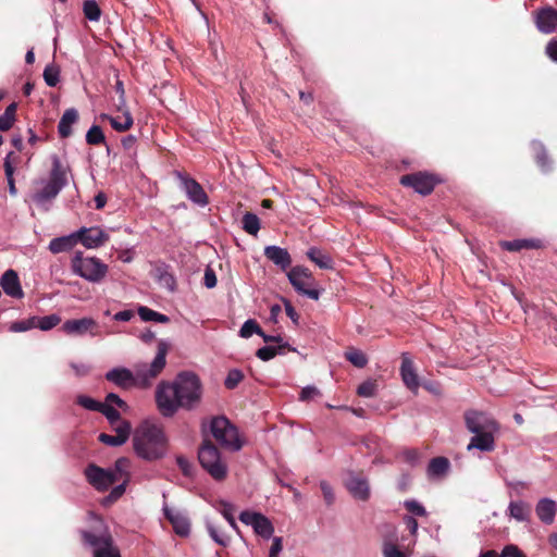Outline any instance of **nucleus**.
I'll return each mask as SVG.
<instances>
[{
    "label": "nucleus",
    "instance_id": "1",
    "mask_svg": "<svg viewBox=\"0 0 557 557\" xmlns=\"http://www.w3.org/2000/svg\"><path fill=\"white\" fill-rule=\"evenodd\" d=\"M202 385L193 372L180 373L170 382H161L156 389V403L163 417H173L180 408L194 409L201 400Z\"/></svg>",
    "mask_w": 557,
    "mask_h": 557
},
{
    "label": "nucleus",
    "instance_id": "2",
    "mask_svg": "<svg viewBox=\"0 0 557 557\" xmlns=\"http://www.w3.org/2000/svg\"><path fill=\"white\" fill-rule=\"evenodd\" d=\"M133 447L139 458L158 460L168 453V437L161 425L145 421L134 432Z\"/></svg>",
    "mask_w": 557,
    "mask_h": 557
},
{
    "label": "nucleus",
    "instance_id": "3",
    "mask_svg": "<svg viewBox=\"0 0 557 557\" xmlns=\"http://www.w3.org/2000/svg\"><path fill=\"white\" fill-rule=\"evenodd\" d=\"M466 426L473 434L467 450L478 449L492 451L495 448V435L499 430L498 423L486 412L469 410L465 413Z\"/></svg>",
    "mask_w": 557,
    "mask_h": 557
},
{
    "label": "nucleus",
    "instance_id": "4",
    "mask_svg": "<svg viewBox=\"0 0 557 557\" xmlns=\"http://www.w3.org/2000/svg\"><path fill=\"white\" fill-rule=\"evenodd\" d=\"M51 163L49 180L36 181L35 189L30 195L32 201L45 210H48L52 200L69 183L70 166L63 164L57 154L51 157Z\"/></svg>",
    "mask_w": 557,
    "mask_h": 557
},
{
    "label": "nucleus",
    "instance_id": "5",
    "mask_svg": "<svg viewBox=\"0 0 557 557\" xmlns=\"http://www.w3.org/2000/svg\"><path fill=\"white\" fill-rule=\"evenodd\" d=\"M95 522L92 531H82L84 544L92 549L94 557H121L119 548L101 518L90 513Z\"/></svg>",
    "mask_w": 557,
    "mask_h": 557
},
{
    "label": "nucleus",
    "instance_id": "6",
    "mask_svg": "<svg viewBox=\"0 0 557 557\" xmlns=\"http://www.w3.org/2000/svg\"><path fill=\"white\" fill-rule=\"evenodd\" d=\"M169 349L170 344L164 339H160L153 360L150 363L139 362L134 366L136 387L148 388L152 385L166 366Z\"/></svg>",
    "mask_w": 557,
    "mask_h": 557
},
{
    "label": "nucleus",
    "instance_id": "7",
    "mask_svg": "<svg viewBox=\"0 0 557 557\" xmlns=\"http://www.w3.org/2000/svg\"><path fill=\"white\" fill-rule=\"evenodd\" d=\"M129 468L127 458H119L113 468L103 469L96 465H89L85 469V475L88 483L97 491H107L114 483L120 482L122 475Z\"/></svg>",
    "mask_w": 557,
    "mask_h": 557
},
{
    "label": "nucleus",
    "instance_id": "8",
    "mask_svg": "<svg viewBox=\"0 0 557 557\" xmlns=\"http://www.w3.org/2000/svg\"><path fill=\"white\" fill-rule=\"evenodd\" d=\"M74 274L90 283L101 282L107 273L108 265L96 257H86L83 252H75L71 261Z\"/></svg>",
    "mask_w": 557,
    "mask_h": 557
},
{
    "label": "nucleus",
    "instance_id": "9",
    "mask_svg": "<svg viewBox=\"0 0 557 557\" xmlns=\"http://www.w3.org/2000/svg\"><path fill=\"white\" fill-rule=\"evenodd\" d=\"M210 432L214 440L226 449L237 451L243 446L236 426L223 416L214 417L211 420Z\"/></svg>",
    "mask_w": 557,
    "mask_h": 557
},
{
    "label": "nucleus",
    "instance_id": "10",
    "mask_svg": "<svg viewBox=\"0 0 557 557\" xmlns=\"http://www.w3.org/2000/svg\"><path fill=\"white\" fill-rule=\"evenodd\" d=\"M198 459L202 468L216 481L227 475V466L222 459L219 449L210 442L202 444L198 451Z\"/></svg>",
    "mask_w": 557,
    "mask_h": 557
},
{
    "label": "nucleus",
    "instance_id": "11",
    "mask_svg": "<svg viewBox=\"0 0 557 557\" xmlns=\"http://www.w3.org/2000/svg\"><path fill=\"white\" fill-rule=\"evenodd\" d=\"M287 277L292 286L301 295L307 296L310 299L318 300L320 297V290L313 288L314 278L311 272L300 265L292 268L287 272Z\"/></svg>",
    "mask_w": 557,
    "mask_h": 557
},
{
    "label": "nucleus",
    "instance_id": "12",
    "mask_svg": "<svg viewBox=\"0 0 557 557\" xmlns=\"http://www.w3.org/2000/svg\"><path fill=\"white\" fill-rule=\"evenodd\" d=\"M239 520L253 529L255 533L263 539H271L274 533V527L270 519L256 511L245 510L239 515Z\"/></svg>",
    "mask_w": 557,
    "mask_h": 557
},
{
    "label": "nucleus",
    "instance_id": "13",
    "mask_svg": "<svg viewBox=\"0 0 557 557\" xmlns=\"http://www.w3.org/2000/svg\"><path fill=\"white\" fill-rule=\"evenodd\" d=\"M61 329L65 334L74 336H84L89 334L90 336L95 337L100 334L98 322L95 319L87 317L82 319L66 320L62 324Z\"/></svg>",
    "mask_w": 557,
    "mask_h": 557
},
{
    "label": "nucleus",
    "instance_id": "14",
    "mask_svg": "<svg viewBox=\"0 0 557 557\" xmlns=\"http://www.w3.org/2000/svg\"><path fill=\"white\" fill-rule=\"evenodd\" d=\"M175 176L180 181L182 189L185 191L187 198L191 202L200 207H205L209 203V199L205 189L196 180L181 172H176Z\"/></svg>",
    "mask_w": 557,
    "mask_h": 557
},
{
    "label": "nucleus",
    "instance_id": "15",
    "mask_svg": "<svg viewBox=\"0 0 557 557\" xmlns=\"http://www.w3.org/2000/svg\"><path fill=\"white\" fill-rule=\"evenodd\" d=\"M400 183L404 186L412 187L421 195H429L433 191L437 181L433 175L417 173L401 176Z\"/></svg>",
    "mask_w": 557,
    "mask_h": 557
},
{
    "label": "nucleus",
    "instance_id": "16",
    "mask_svg": "<svg viewBox=\"0 0 557 557\" xmlns=\"http://www.w3.org/2000/svg\"><path fill=\"white\" fill-rule=\"evenodd\" d=\"M77 242L89 249L98 248L109 240V235L100 227H83L76 232Z\"/></svg>",
    "mask_w": 557,
    "mask_h": 557
},
{
    "label": "nucleus",
    "instance_id": "17",
    "mask_svg": "<svg viewBox=\"0 0 557 557\" xmlns=\"http://www.w3.org/2000/svg\"><path fill=\"white\" fill-rule=\"evenodd\" d=\"M534 23L539 32L552 34L557 30V10L545 7L534 13Z\"/></svg>",
    "mask_w": 557,
    "mask_h": 557
},
{
    "label": "nucleus",
    "instance_id": "18",
    "mask_svg": "<svg viewBox=\"0 0 557 557\" xmlns=\"http://www.w3.org/2000/svg\"><path fill=\"white\" fill-rule=\"evenodd\" d=\"M106 380L117 387L128 389L136 387L135 371L125 367H116L106 373Z\"/></svg>",
    "mask_w": 557,
    "mask_h": 557
},
{
    "label": "nucleus",
    "instance_id": "19",
    "mask_svg": "<svg viewBox=\"0 0 557 557\" xmlns=\"http://www.w3.org/2000/svg\"><path fill=\"white\" fill-rule=\"evenodd\" d=\"M400 375L404 384L412 392H417L420 383L419 377L416 372L413 362L409 356V354L404 352L401 355V366H400Z\"/></svg>",
    "mask_w": 557,
    "mask_h": 557
},
{
    "label": "nucleus",
    "instance_id": "20",
    "mask_svg": "<svg viewBox=\"0 0 557 557\" xmlns=\"http://www.w3.org/2000/svg\"><path fill=\"white\" fill-rule=\"evenodd\" d=\"M0 286L3 292L12 298H22L24 292L22 289L20 278L14 270H7L0 278Z\"/></svg>",
    "mask_w": 557,
    "mask_h": 557
},
{
    "label": "nucleus",
    "instance_id": "21",
    "mask_svg": "<svg viewBox=\"0 0 557 557\" xmlns=\"http://www.w3.org/2000/svg\"><path fill=\"white\" fill-rule=\"evenodd\" d=\"M163 512L166 519L173 525L176 534L181 536H187L190 532V522L186 516L182 512L169 508L166 505L163 506Z\"/></svg>",
    "mask_w": 557,
    "mask_h": 557
},
{
    "label": "nucleus",
    "instance_id": "22",
    "mask_svg": "<svg viewBox=\"0 0 557 557\" xmlns=\"http://www.w3.org/2000/svg\"><path fill=\"white\" fill-rule=\"evenodd\" d=\"M264 256L283 271H286L292 264L289 252L280 246H267L264 248Z\"/></svg>",
    "mask_w": 557,
    "mask_h": 557
},
{
    "label": "nucleus",
    "instance_id": "23",
    "mask_svg": "<svg viewBox=\"0 0 557 557\" xmlns=\"http://www.w3.org/2000/svg\"><path fill=\"white\" fill-rule=\"evenodd\" d=\"M115 431V435H109L106 433H101L99 435V441L108 446L116 447L126 443L131 434V423H120V425L113 428Z\"/></svg>",
    "mask_w": 557,
    "mask_h": 557
},
{
    "label": "nucleus",
    "instance_id": "24",
    "mask_svg": "<svg viewBox=\"0 0 557 557\" xmlns=\"http://www.w3.org/2000/svg\"><path fill=\"white\" fill-rule=\"evenodd\" d=\"M535 512L544 524L550 525L555 521L557 503L552 498H541L535 506Z\"/></svg>",
    "mask_w": 557,
    "mask_h": 557
},
{
    "label": "nucleus",
    "instance_id": "25",
    "mask_svg": "<svg viewBox=\"0 0 557 557\" xmlns=\"http://www.w3.org/2000/svg\"><path fill=\"white\" fill-rule=\"evenodd\" d=\"M346 487L357 499L367 500L370 496L369 484L366 479L350 474L346 481Z\"/></svg>",
    "mask_w": 557,
    "mask_h": 557
},
{
    "label": "nucleus",
    "instance_id": "26",
    "mask_svg": "<svg viewBox=\"0 0 557 557\" xmlns=\"http://www.w3.org/2000/svg\"><path fill=\"white\" fill-rule=\"evenodd\" d=\"M78 121V112L76 109H66L58 124V133L60 137L67 138L72 135V127Z\"/></svg>",
    "mask_w": 557,
    "mask_h": 557
},
{
    "label": "nucleus",
    "instance_id": "27",
    "mask_svg": "<svg viewBox=\"0 0 557 557\" xmlns=\"http://www.w3.org/2000/svg\"><path fill=\"white\" fill-rule=\"evenodd\" d=\"M102 120L109 121L112 128L117 132H125L129 129L133 125V116L128 110H124L122 115L120 116H111L109 114H101Z\"/></svg>",
    "mask_w": 557,
    "mask_h": 557
},
{
    "label": "nucleus",
    "instance_id": "28",
    "mask_svg": "<svg viewBox=\"0 0 557 557\" xmlns=\"http://www.w3.org/2000/svg\"><path fill=\"white\" fill-rule=\"evenodd\" d=\"M500 246L508 251H520L522 249H539L543 247L541 239H513L503 242Z\"/></svg>",
    "mask_w": 557,
    "mask_h": 557
},
{
    "label": "nucleus",
    "instance_id": "29",
    "mask_svg": "<svg viewBox=\"0 0 557 557\" xmlns=\"http://www.w3.org/2000/svg\"><path fill=\"white\" fill-rule=\"evenodd\" d=\"M76 233H73L67 236L57 237L49 243V250L52 253L70 251L76 245Z\"/></svg>",
    "mask_w": 557,
    "mask_h": 557
},
{
    "label": "nucleus",
    "instance_id": "30",
    "mask_svg": "<svg viewBox=\"0 0 557 557\" xmlns=\"http://www.w3.org/2000/svg\"><path fill=\"white\" fill-rule=\"evenodd\" d=\"M207 531L218 545L226 547L231 543V536L227 532H225L221 527L215 524L213 521L207 519L206 520Z\"/></svg>",
    "mask_w": 557,
    "mask_h": 557
},
{
    "label": "nucleus",
    "instance_id": "31",
    "mask_svg": "<svg viewBox=\"0 0 557 557\" xmlns=\"http://www.w3.org/2000/svg\"><path fill=\"white\" fill-rule=\"evenodd\" d=\"M307 257L321 269L327 270L333 268V259L331 256L317 247H311L307 251Z\"/></svg>",
    "mask_w": 557,
    "mask_h": 557
},
{
    "label": "nucleus",
    "instance_id": "32",
    "mask_svg": "<svg viewBox=\"0 0 557 557\" xmlns=\"http://www.w3.org/2000/svg\"><path fill=\"white\" fill-rule=\"evenodd\" d=\"M509 516L517 521H527L530 517V506L522 502H510L508 506Z\"/></svg>",
    "mask_w": 557,
    "mask_h": 557
},
{
    "label": "nucleus",
    "instance_id": "33",
    "mask_svg": "<svg viewBox=\"0 0 557 557\" xmlns=\"http://www.w3.org/2000/svg\"><path fill=\"white\" fill-rule=\"evenodd\" d=\"M122 475V479L120 480V484H117L116 486H114L112 488V491L110 492V494L103 498L102 500V504L104 506H108L114 502H116L124 493H125V490H126V485L129 481V473H128V470H126Z\"/></svg>",
    "mask_w": 557,
    "mask_h": 557
},
{
    "label": "nucleus",
    "instance_id": "34",
    "mask_svg": "<svg viewBox=\"0 0 557 557\" xmlns=\"http://www.w3.org/2000/svg\"><path fill=\"white\" fill-rule=\"evenodd\" d=\"M35 318V329H39L41 331H50L61 322V317L57 313H52L45 317H36Z\"/></svg>",
    "mask_w": 557,
    "mask_h": 557
},
{
    "label": "nucleus",
    "instance_id": "35",
    "mask_svg": "<svg viewBox=\"0 0 557 557\" xmlns=\"http://www.w3.org/2000/svg\"><path fill=\"white\" fill-rule=\"evenodd\" d=\"M138 314L140 319L146 322L153 321L158 323H168L170 321V318L168 315L157 312L145 306H140L138 308Z\"/></svg>",
    "mask_w": 557,
    "mask_h": 557
},
{
    "label": "nucleus",
    "instance_id": "36",
    "mask_svg": "<svg viewBox=\"0 0 557 557\" xmlns=\"http://www.w3.org/2000/svg\"><path fill=\"white\" fill-rule=\"evenodd\" d=\"M99 412H101L109 421L112 428L120 425V423H129L126 420H122L120 412L110 404L102 403Z\"/></svg>",
    "mask_w": 557,
    "mask_h": 557
},
{
    "label": "nucleus",
    "instance_id": "37",
    "mask_svg": "<svg viewBox=\"0 0 557 557\" xmlns=\"http://www.w3.org/2000/svg\"><path fill=\"white\" fill-rule=\"evenodd\" d=\"M449 468V461L445 457L433 458L428 467V472L432 476H440L447 472Z\"/></svg>",
    "mask_w": 557,
    "mask_h": 557
},
{
    "label": "nucleus",
    "instance_id": "38",
    "mask_svg": "<svg viewBox=\"0 0 557 557\" xmlns=\"http://www.w3.org/2000/svg\"><path fill=\"white\" fill-rule=\"evenodd\" d=\"M243 230L256 236L260 230V220L255 213L246 212L242 220Z\"/></svg>",
    "mask_w": 557,
    "mask_h": 557
},
{
    "label": "nucleus",
    "instance_id": "39",
    "mask_svg": "<svg viewBox=\"0 0 557 557\" xmlns=\"http://www.w3.org/2000/svg\"><path fill=\"white\" fill-rule=\"evenodd\" d=\"M83 12L87 20L90 22H98L101 16V10L95 0H85L83 4Z\"/></svg>",
    "mask_w": 557,
    "mask_h": 557
},
{
    "label": "nucleus",
    "instance_id": "40",
    "mask_svg": "<svg viewBox=\"0 0 557 557\" xmlns=\"http://www.w3.org/2000/svg\"><path fill=\"white\" fill-rule=\"evenodd\" d=\"M16 104L11 103L4 111L3 114L0 115V131H9L15 120Z\"/></svg>",
    "mask_w": 557,
    "mask_h": 557
},
{
    "label": "nucleus",
    "instance_id": "41",
    "mask_svg": "<svg viewBox=\"0 0 557 557\" xmlns=\"http://www.w3.org/2000/svg\"><path fill=\"white\" fill-rule=\"evenodd\" d=\"M346 359L357 368H363L368 363L367 356L359 349L350 348L345 352Z\"/></svg>",
    "mask_w": 557,
    "mask_h": 557
},
{
    "label": "nucleus",
    "instance_id": "42",
    "mask_svg": "<svg viewBox=\"0 0 557 557\" xmlns=\"http://www.w3.org/2000/svg\"><path fill=\"white\" fill-rule=\"evenodd\" d=\"M533 149L536 153V162L542 168L543 171H548L550 169V163L546 156V151L543 145L539 141L533 143Z\"/></svg>",
    "mask_w": 557,
    "mask_h": 557
},
{
    "label": "nucleus",
    "instance_id": "43",
    "mask_svg": "<svg viewBox=\"0 0 557 557\" xmlns=\"http://www.w3.org/2000/svg\"><path fill=\"white\" fill-rule=\"evenodd\" d=\"M252 334L260 335L261 327L258 325V323L255 320L249 319L242 325V327L239 330V335L243 338H249L250 336H252Z\"/></svg>",
    "mask_w": 557,
    "mask_h": 557
},
{
    "label": "nucleus",
    "instance_id": "44",
    "mask_svg": "<svg viewBox=\"0 0 557 557\" xmlns=\"http://www.w3.org/2000/svg\"><path fill=\"white\" fill-rule=\"evenodd\" d=\"M35 329V318L30 317L26 320L15 321L10 324L9 331L13 333H22Z\"/></svg>",
    "mask_w": 557,
    "mask_h": 557
},
{
    "label": "nucleus",
    "instance_id": "45",
    "mask_svg": "<svg viewBox=\"0 0 557 557\" xmlns=\"http://www.w3.org/2000/svg\"><path fill=\"white\" fill-rule=\"evenodd\" d=\"M86 141L89 145H100L104 141V135L100 126L92 125L87 134H86Z\"/></svg>",
    "mask_w": 557,
    "mask_h": 557
},
{
    "label": "nucleus",
    "instance_id": "46",
    "mask_svg": "<svg viewBox=\"0 0 557 557\" xmlns=\"http://www.w3.org/2000/svg\"><path fill=\"white\" fill-rule=\"evenodd\" d=\"M244 379V374L238 369H232L228 371L225 380L224 385L228 389H234Z\"/></svg>",
    "mask_w": 557,
    "mask_h": 557
},
{
    "label": "nucleus",
    "instance_id": "47",
    "mask_svg": "<svg viewBox=\"0 0 557 557\" xmlns=\"http://www.w3.org/2000/svg\"><path fill=\"white\" fill-rule=\"evenodd\" d=\"M480 557H524V555L517 547L507 546L500 555H497L494 550H488Z\"/></svg>",
    "mask_w": 557,
    "mask_h": 557
},
{
    "label": "nucleus",
    "instance_id": "48",
    "mask_svg": "<svg viewBox=\"0 0 557 557\" xmlns=\"http://www.w3.org/2000/svg\"><path fill=\"white\" fill-rule=\"evenodd\" d=\"M214 508L224 517V519L234 516L235 507L227 500H216L214 504Z\"/></svg>",
    "mask_w": 557,
    "mask_h": 557
},
{
    "label": "nucleus",
    "instance_id": "49",
    "mask_svg": "<svg viewBox=\"0 0 557 557\" xmlns=\"http://www.w3.org/2000/svg\"><path fill=\"white\" fill-rule=\"evenodd\" d=\"M77 404L85 409L91 410V411H99L102 403L92 399L91 397L79 395L76 399Z\"/></svg>",
    "mask_w": 557,
    "mask_h": 557
},
{
    "label": "nucleus",
    "instance_id": "50",
    "mask_svg": "<svg viewBox=\"0 0 557 557\" xmlns=\"http://www.w3.org/2000/svg\"><path fill=\"white\" fill-rule=\"evenodd\" d=\"M44 79L48 86L54 87L59 83V70L54 66H46Z\"/></svg>",
    "mask_w": 557,
    "mask_h": 557
},
{
    "label": "nucleus",
    "instance_id": "51",
    "mask_svg": "<svg viewBox=\"0 0 557 557\" xmlns=\"http://www.w3.org/2000/svg\"><path fill=\"white\" fill-rule=\"evenodd\" d=\"M405 508L412 515L424 517L426 516L425 508L417 500L410 499L404 503Z\"/></svg>",
    "mask_w": 557,
    "mask_h": 557
},
{
    "label": "nucleus",
    "instance_id": "52",
    "mask_svg": "<svg viewBox=\"0 0 557 557\" xmlns=\"http://www.w3.org/2000/svg\"><path fill=\"white\" fill-rule=\"evenodd\" d=\"M382 553L384 557H406L397 545L388 541L383 543Z\"/></svg>",
    "mask_w": 557,
    "mask_h": 557
},
{
    "label": "nucleus",
    "instance_id": "53",
    "mask_svg": "<svg viewBox=\"0 0 557 557\" xmlns=\"http://www.w3.org/2000/svg\"><path fill=\"white\" fill-rule=\"evenodd\" d=\"M376 384L374 381H366L359 385L357 393L362 397H372L375 395Z\"/></svg>",
    "mask_w": 557,
    "mask_h": 557
},
{
    "label": "nucleus",
    "instance_id": "54",
    "mask_svg": "<svg viewBox=\"0 0 557 557\" xmlns=\"http://www.w3.org/2000/svg\"><path fill=\"white\" fill-rule=\"evenodd\" d=\"M278 354V349L272 346H263L256 352L257 357L263 361L273 359Z\"/></svg>",
    "mask_w": 557,
    "mask_h": 557
},
{
    "label": "nucleus",
    "instance_id": "55",
    "mask_svg": "<svg viewBox=\"0 0 557 557\" xmlns=\"http://www.w3.org/2000/svg\"><path fill=\"white\" fill-rule=\"evenodd\" d=\"M106 404H110V406H116L117 408H121L122 410L126 411L128 409L127 404L116 394L110 393L106 397Z\"/></svg>",
    "mask_w": 557,
    "mask_h": 557
},
{
    "label": "nucleus",
    "instance_id": "56",
    "mask_svg": "<svg viewBox=\"0 0 557 557\" xmlns=\"http://www.w3.org/2000/svg\"><path fill=\"white\" fill-rule=\"evenodd\" d=\"M320 487H321L325 503L329 506L332 505L335 500V495H334V492H333V488L331 487V485L327 482L322 481L320 483Z\"/></svg>",
    "mask_w": 557,
    "mask_h": 557
},
{
    "label": "nucleus",
    "instance_id": "57",
    "mask_svg": "<svg viewBox=\"0 0 557 557\" xmlns=\"http://www.w3.org/2000/svg\"><path fill=\"white\" fill-rule=\"evenodd\" d=\"M320 395V391L312 385H308L301 389L300 400L308 401Z\"/></svg>",
    "mask_w": 557,
    "mask_h": 557
},
{
    "label": "nucleus",
    "instance_id": "58",
    "mask_svg": "<svg viewBox=\"0 0 557 557\" xmlns=\"http://www.w3.org/2000/svg\"><path fill=\"white\" fill-rule=\"evenodd\" d=\"M70 367L77 377L86 376L90 372V366L86 363L71 362Z\"/></svg>",
    "mask_w": 557,
    "mask_h": 557
},
{
    "label": "nucleus",
    "instance_id": "59",
    "mask_svg": "<svg viewBox=\"0 0 557 557\" xmlns=\"http://www.w3.org/2000/svg\"><path fill=\"white\" fill-rule=\"evenodd\" d=\"M14 172V169L10 168L9 165L7 166V172H4L8 182L9 193L12 196H16L17 194V189L15 187Z\"/></svg>",
    "mask_w": 557,
    "mask_h": 557
},
{
    "label": "nucleus",
    "instance_id": "60",
    "mask_svg": "<svg viewBox=\"0 0 557 557\" xmlns=\"http://www.w3.org/2000/svg\"><path fill=\"white\" fill-rule=\"evenodd\" d=\"M545 54L555 63H557V38H552L546 47Z\"/></svg>",
    "mask_w": 557,
    "mask_h": 557
},
{
    "label": "nucleus",
    "instance_id": "61",
    "mask_svg": "<svg viewBox=\"0 0 557 557\" xmlns=\"http://www.w3.org/2000/svg\"><path fill=\"white\" fill-rule=\"evenodd\" d=\"M205 285L208 288H213L216 285V276L213 270L207 269L205 272Z\"/></svg>",
    "mask_w": 557,
    "mask_h": 557
},
{
    "label": "nucleus",
    "instance_id": "62",
    "mask_svg": "<svg viewBox=\"0 0 557 557\" xmlns=\"http://www.w3.org/2000/svg\"><path fill=\"white\" fill-rule=\"evenodd\" d=\"M18 162V157L15 154V152L13 151H10L5 158H4V162H3V168H4V172H7V166L9 165L10 168L14 169L15 170V164Z\"/></svg>",
    "mask_w": 557,
    "mask_h": 557
},
{
    "label": "nucleus",
    "instance_id": "63",
    "mask_svg": "<svg viewBox=\"0 0 557 557\" xmlns=\"http://www.w3.org/2000/svg\"><path fill=\"white\" fill-rule=\"evenodd\" d=\"M176 462H177V466L180 467V469L182 470V472L185 475H189L190 474L191 465H190V462L186 458L180 456V457L176 458Z\"/></svg>",
    "mask_w": 557,
    "mask_h": 557
},
{
    "label": "nucleus",
    "instance_id": "64",
    "mask_svg": "<svg viewBox=\"0 0 557 557\" xmlns=\"http://www.w3.org/2000/svg\"><path fill=\"white\" fill-rule=\"evenodd\" d=\"M133 317H134V311H132V310H122V311L116 312V313L113 315V319H114L115 321L127 322V321H129Z\"/></svg>",
    "mask_w": 557,
    "mask_h": 557
}]
</instances>
